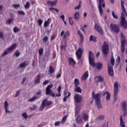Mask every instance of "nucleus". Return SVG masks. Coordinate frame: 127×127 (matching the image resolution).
Listing matches in <instances>:
<instances>
[{
  "label": "nucleus",
  "instance_id": "obj_1",
  "mask_svg": "<svg viewBox=\"0 0 127 127\" xmlns=\"http://www.w3.org/2000/svg\"><path fill=\"white\" fill-rule=\"evenodd\" d=\"M121 3L122 10L121 17V24L124 29H127V22L126 20L125 17L126 15L127 16V12L124 5L125 1L122 0V1H121Z\"/></svg>",
  "mask_w": 127,
  "mask_h": 127
},
{
  "label": "nucleus",
  "instance_id": "obj_2",
  "mask_svg": "<svg viewBox=\"0 0 127 127\" xmlns=\"http://www.w3.org/2000/svg\"><path fill=\"white\" fill-rule=\"evenodd\" d=\"M88 59L89 64H90L92 67H95L96 66V68L98 70H100L103 68V64L100 63H97V64H96L95 63L94 56L93 52L91 51H90L89 52Z\"/></svg>",
  "mask_w": 127,
  "mask_h": 127
},
{
  "label": "nucleus",
  "instance_id": "obj_3",
  "mask_svg": "<svg viewBox=\"0 0 127 127\" xmlns=\"http://www.w3.org/2000/svg\"><path fill=\"white\" fill-rule=\"evenodd\" d=\"M53 85L52 84L49 85L46 88V92L45 94L47 95H51L53 97H59L61 96V90L62 86L61 85H59L58 87V93H56L55 94V93H53V91L51 90V88L53 87Z\"/></svg>",
  "mask_w": 127,
  "mask_h": 127
},
{
  "label": "nucleus",
  "instance_id": "obj_4",
  "mask_svg": "<svg viewBox=\"0 0 127 127\" xmlns=\"http://www.w3.org/2000/svg\"><path fill=\"white\" fill-rule=\"evenodd\" d=\"M101 95L102 93H98L97 94H95L94 92H92V98L95 99V103L98 109L102 108L101 102V98L102 97Z\"/></svg>",
  "mask_w": 127,
  "mask_h": 127
},
{
  "label": "nucleus",
  "instance_id": "obj_5",
  "mask_svg": "<svg viewBox=\"0 0 127 127\" xmlns=\"http://www.w3.org/2000/svg\"><path fill=\"white\" fill-rule=\"evenodd\" d=\"M53 104V102L51 101H48L45 99L42 102L41 106L39 107V111H43L46 107L50 106Z\"/></svg>",
  "mask_w": 127,
  "mask_h": 127
},
{
  "label": "nucleus",
  "instance_id": "obj_6",
  "mask_svg": "<svg viewBox=\"0 0 127 127\" xmlns=\"http://www.w3.org/2000/svg\"><path fill=\"white\" fill-rule=\"evenodd\" d=\"M102 53L104 56H107L109 53V45L106 41L103 43L102 46Z\"/></svg>",
  "mask_w": 127,
  "mask_h": 127
},
{
  "label": "nucleus",
  "instance_id": "obj_7",
  "mask_svg": "<svg viewBox=\"0 0 127 127\" xmlns=\"http://www.w3.org/2000/svg\"><path fill=\"white\" fill-rule=\"evenodd\" d=\"M119 83L118 81L115 82L114 84V96L115 101H116L118 99L117 95L119 93Z\"/></svg>",
  "mask_w": 127,
  "mask_h": 127
},
{
  "label": "nucleus",
  "instance_id": "obj_8",
  "mask_svg": "<svg viewBox=\"0 0 127 127\" xmlns=\"http://www.w3.org/2000/svg\"><path fill=\"white\" fill-rule=\"evenodd\" d=\"M110 29L112 32H114L116 33H119L120 32V28L118 24L111 23Z\"/></svg>",
  "mask_w": 127,
  "mask_h": 127
},
{
  "label": "nucleus",
  "instance_id": "obj_9",
  "mask_svg": "<svg viewBox=\"0 0 127 127\" xmlns=\"http://www.w3.org/2000/svg\"><path fill=\"white\" fill-rule=\"evenodd\" d=\"M104 1V0H98L99 10L100 14L101 15H102L103 13V10L102 8V7H105L106 6L105 3Z\"/></svg>",
  "mask_w": 127,
  "mask_h": 127
},
{
  "label": "nucleus",
  "instance_id": "obj_10",
  "mask_svg": "<svg viewBox=\"0 0 127 127\" xmlns=\"http://www.w3.org/2000/svg\"><path fill=\"white\" fill-rule=\"evenodd\" d=\"M17 47V45L14 43L12 44L11 47L8 48L6 51H4V53L2 54L1 56L3 57L4 56H6L8 55L10 52H11L14 48H16Z\"/></svg>",
  "mask_w": 127,
  "mask_h": 127
},
{
  "label": "nucleus",
  "instance_id": "obj_11",
  "mask_svg": "<svg viewBox=\"0 0 127 127\" xmlns=\"http://www.w3.org/2000/svg\"><path fill=\"white\" fill-rule=\"evenodd\" d=\"M82 55H83L82 49L80 48H78L75 53V55H76L77 60L82 61L81 59L82 58Z\"/></svg>",
  "mask_w": 127,
  "mask_h": 127
},
{
  "label": "nucleus",
  "instance_id": "obj_12",
  "mask_svg": "<svg viewBox=\"0 0 127 127\" xmlns=\"http://www.w3.org/2000/svg\"><path fill=\"white\" fill-rule=\"evenodd\" d=\"M122 109L124 112V116H127V103L125 101L122 102Z\"/></svg>",
  "mask_w": 127,
  "mask_h": 127
},
{
  "label": "nucleus",
  "instance_id": "obj_13",
  "mask_svg": "<svg viewBox=\"0 0 127 127\" xmlns=\"http://www.w3.org/2000/svg\"><path fill=\"white\" fill-rule=\"evenodd\" d=\"M74 99L75 102H76V103H79L81 102L83 99V97L81 95L79 94H74Z\"/></svg>",
  "mask_w": 127,
  "mask_h": 127
},
{
  "label": "nucleus",
  "instance_id": "obj_14",
  "mask_svg": "<svg viewBox=\"0 0 127 127\" xmlns=\"http://www.w3.org/2000/svg\"><path fill=\"white\" fill-rule=\"evenodd\" d=\"M94 29L98 33H99L100 34L102 35H104V32L103 31V29H102L101 27L99 26V25L98 24H95Z\"/></svg>",
  "mask_w": 127,
  "mask_h": 127
},
{
  "label": "nucleus",
  "instance_id": "obj_15",
  "mask_svg": "<svg viewBox=\"0 0 127 127\" xmlns=\"http://www.w3.org/2000/svg\"><path fill=\"white\" fill-rule=\"evenodd\" d=\"M68 64L72 67L74 66L76 64V62L73 58H69L68 59Z\"/></svg>",
  "mask_w": 127,
  "mask_h": 127
},
{
  "label": "nucleus",
  "instance_id": "obj_16",
  "mask_svg": "<svg viewBox=\"0 0 127 127\" xmlns=\"http://www.w3.org/2000/svg\"><path fill=\"white\" fill-rule=\"evenodd\" d=\"M125 47H126V40L125 39H123L121 42V49H122V53H124L125 52Z\"/></svg>",
  "mask_w": 127,
  "mask_h": 127
},
{
  "label": "nucleus",
  "instance_id": "obj_17",
  "mask_svg": "<svg viewBox=\"0 0 127 127\" xmlns=\"http://www.w3.org/2000/svg\"><path fill=\"white\" fill-rule=\"evenodd\" d=\"M108 72L109 74L111 76H113L114 75V73L113 67L111 65L108 66Z\"/></svg>",
  "mask_w": 127,
  "mask_h": 127
},
{
  "label": "nucleus",
  "instance_id": "obj_18",
  "mask_svg": "<svg viewBox=\"0 0 127 127\" xmlns=\"http://www.w3.org/2000/svg\"><path fill=\"white\" fill-rule=\"evenodd\" d=\"M94 78L97 82H103L104 81V77L101 76H96Z\"/></svg>",
  "mask_w": 127,
  "mask_h": 127
},
{
  "label": "nucleus",
  "instance_id": "obj_19",
  "mask_svg": "<svg viewBox=\"0 0 127 127\" xmlns=\"http://www.w3.org/2000/svg\"><path fill=\"white\" fill-rule=\"evenodd\" d=\"M8 103L7 101H6L4 103V108L5 109V112H6V113H11V111H8Z\"/></svg>",
  "mask_w": 127,
  "mask_h": 127
},
{
  "label": "nucleus",
  "instance_id": "obj_20",
  "mask_svg": "<svg viewBox=\"0 0 127 127\" xmlns=\"http://www.w3.org/2000/svg\"><path fill=\"white\" fill-rule=\"evenodd\" d=\"M89 76V73L88 71H86L84 74H83L81 78V80L84 81L87 79Z\"/></svg>",
  "mask_w": 127,
  "mask_h": 127
},
{
  "label": "nucleus",
  "instance_id": "obj_21",
  "mask_svg": "<svg viewBox=\"0 0 127 127\" xmlns=\"http://www.w3.org/2000/svg\"><path fill=\"white\" fill-rule=\"evenodd\" d=\"M58 2V1L57 0H55V1H47V4L48 5H49L50 4L52 6H55L57 5Z\"/></svg>",
  "mask_w": 127,
  "mask_h": 127
},
{
  "label": "nucleus",
  "instance_id": "obj_22",
  "mask_svg": "<svg viewBox=\"0 0 127 127\" xmlns=\"http://www.w3.org/2000/svg\"><path fill=\"white\" fill-rule=\"evenodd\" d=\"M106 94L107 95L106 97V100H110L111 99V94L108 91L103 92V96H105Z\"/></svg>",
  "mask_w": 127,
  "mask_h": 127
},
{
  "label": "nucleus",
  "instance_id": "obj_23",
  "mask_svg": "<svg viewBox=\"0 0 127 127\" xmlns=\"http://www.w3.org/2000/svg\"><path fill=\"white\" fill-rule=\"evenodd\" d=\"M28 64H29L28 61H27L26 62L25 61H24V62L21 63L19 64V66L20 68L26 67V66Z\"/></svg>",
  "mask_w": 127,
  "mask_h": 127
},
{
  "label": "nucleus",
  "instance_id": "obj_24",
  "mask_svg": "<svg viewBox=\"0 0 127 127\" xmlns=\"http://www.w3.org/2000/svg\"><path fill=\"white\" fill-rule=\"evenodd\" d=\"M40 74H38L35 78L34 83L38 84L40 82Z\"/></svg>",
  "mask_w": 127,
  "mask_h": 127
},
{
  "label": "nucleus",
  "instance_id": "obj_25",
  "mask_svg": "<svg viewBox=\"0 0 127 127\" xmlns=\"http://www.w3.org/2000/svg\"><path fill=\"white\" fill-rule=\"evenodd\" d=\"M97 38L96 37L93 36V35H91L89 37V41L93 42L96 43L97 42Z\"/></svg>",
  "mask_w": 127,
  "mask_h": 127
},
{
  "label": "nucleus",
  "instance_id": "obj_26",
  "mask_svg": "<svg viewBox=\"0 0 127 127\" xmlns=\"http://www.w3.org/2000/svg\"><path fill=\"white\" fill-rule=\"evenodd\" d=\"M120 126L121 127H126V125L125 124V122L123 121V116H121L120 118Z\"/></svg>",
  "mask_w": 127,
  "mask_h": 127
},
{
  "label": "nucleus",
  "instance_id": "obj_27",
  "mask_svg": "<svg viewBox=\"0 0 127 127\" xmlns=\"http://www.w3.org/2000/svg\"><path fill=\"white\" fill-rule=\"evenodd\" d=\"M77 34L80 37L81 42H83V39H84V36H83V34L82 33V32L80 31H77Z\"/></svg>",
  "mask_w": 127,
  "mask_h": 127
},
{
  "label": "nucleus",
  "instance_id": "obj_28",
  "mask_svg": "<svg viewBox=\"0 0 127 127\" xmlns=\"http://www.w3.org/2000/svg\"><path fill=\"white\" fill-rule=\"evenodd\" d=\"M68 93V95L67 96H65L63 99L64 102H66L67 101V98L71 96V93L66 92V93H64V95H66V94Z\"/></svg>",
  "mask_w": 127,
  "mask_h": 127
},
{
  "label": "nucleus",
  "instance_id": "obj_29",
  "mask_svg": "<svg viewBox=\"0 0 127 127\" xmlns=\"http://www.w3.org/2000/svg\"><path fill=\"white\" fill-rule=\"evenodd\" d=\"M76 122L77 124L82 123V121L80 115H78L76 119Z\"/></svg>",
  "mask_w": 127,
  "mask_h": 127
},
{
  "label": "nucleus",
  "instance_id": "obj_30",
  "mask_svg": "<svg viewBox=\"0 0 127 127\" xmlns=\"http://www.w3.org/2000/svg\"><path fill=\"white\" fill-rule=\"evenodd\" d=\"M83 120L85 121H87L89 120V116L85 114V113H84L83 114Z\"/></svg>",
  "mask_w": 127,
  "mask_h": 127
},
{
  "label": "nucleus",
  "instance_id": "obj_31",
  "mask_svg": "<svg viewBox=\"0 0 127 127\" xmlns=\"http://www.w3.org/2000/svg\"><path fill=\"white\" fill-rule=\"evenodd\" d=\"M70 36V32L69 31H66L65 32L63 36V39H65L67 37H69Z\"/></svg>",
  "mask_w": 127,
  "mask_h": 127
},
{
  "label": "nucleus",
  "instance_id": "obj_32",
  "mask_svg": "<svg viewBox=\"0 0 127 127\" xmlns=\"http://www.w3.org/2000/svg\"><path fill=\"white\" fill-rule=\"evenodd\" d=\"M51 20L50 18L48 19L47 21H45L44 24V27L47 28L49 25H50V20Z\"/></svg>",
  "mask_w": 127,
  "mask_h": 127
},
{
  "label": "nucleus",
  "instance_id": "obj_33",
  "mask_svg": "<svg viewBox=\"0 0 127 127\" xmlns=\"http://www.w3.org/2000/svg\"><path fill=\"white\" fill-rule=\"evenodd\" d=\"M37 99H38V97H37V96H33V97H32L31 98L29 99L28 100V102H34V101H35Z\"/></svg>",
  "mask_w": 127,
  "mask_h": 127
},
{
  "label": "nucleus",
  "instance_id": "obj_34",
  "mask_svg": "<svg viewBox=\"0 0 127 127\" xmlns=\"http://www.w3.org/2000/svg\"><path fill=\"white\" fill-rule=\"evenodd\" d=\"M75 91L78 92V93H81L82 92V89L80 87H78V86H75Z\"/></svg>",
  "mask_w": 127,
  "mask_h": 127
},
{
  "label": "nucleus",
  "instance_id": "obj_35",
  "mask_svg": "<svg viewBox=\"0 0 127 127\" xmlns=\"http://www.w3.org/2000/svg\"><path fill=\"white\" fill-rule=\"evenodd\" d=\"M74 83L75 86H78V85H79L80 84L79 79L77 78L74 79Z\"/></svg>",
  "mask_w": 127,
  "mask_h": 127
},
{
  "label": "nucleus",
  "instance_id": "obj_36",
  "mask_svg": "<svg viewBox=\"0 0 127 127\" xmlns=\"http://www.w3.org/2000/svg\"><path fill=\"white\" fill-rule=\"evenodd\" d=\"M13 31L14 33H17L20 31V29L19 28H18L17 27H14Z\"/></svg>",
  "mask_w": 127,
  "mask_h": 127
},
{
  "label": "nucleus",
  "instance_id": "obj_37",
  "mask_svg": "<svg viewBox=\"0 0 127 127\" xmlns=\"http://www.w3.org/2000/svg\"><path fill=\"white\" fill-rule=\"evenodd\" d=\"M49 72L50 74H52L53 73L55 72V69L52 66H49Z\"/></svg>",
  "mask_w": 127,
  "mask_h": 127
},
{
  "label": "nucleus",
  "instance_id": "obj_38",
  "mask_svg": "<svg viewBox=\"0 0 127 127\" xmlns=\"http://www.w3.org/2000/svg\"><path fill=\"white\" fill-rule=\"evenodd\" d=\"M105 119V116L101 115L96 118V121H101Z\"/></svg>",
  "mask_w": 127,
  "mask_h": 127
},
{
  "label": "nucleus",
  "instance_id": "obj_39",
  "mask_svg": "<svg viewBox=\"0 0 127 127\" xmlns=\"http://www.w3.org/2000/svg\"><path fill=\"white\" fill-rule=\"evenodd\" d=\"M115 59L113 57V56H112L111 58V64L113 65V66H114L115 65Z\"/></svg>",
  "mask_w": 127,
  "mask_h": 127
},
{
  "label": "nucleus",
  "instance_id": "obj_40",
  "mask_svg": "<svg viewBox=\"0 0 127 127\" xmlns=\"http://www.w3.org/2000/svg\"><path fill=\"white\" fill-rule=\"evenodd\" d=\"M79 12H75L74 13V18L75 19H77L79 18Z\"/></svg>",
  "mask_w": 127,
  "mask_h": 127
},
{
  "label": "nucleus",
  "instance_id": "obj_41",
  "mask_svg": "<svg viewBox=\"0 0 127 127\" xmlns=\"http://www.w3.org/2000/svg\"><path fill=\"white\" fill-rule=\"evenodd\" d=\"M120 61H121V57L120 56H118L116 59V64L119 65L120 64Z\"/></svg>",
  "mask_w": 127,
  "mask_h": 127
},
{
  "label": "nucleus",
  "instance_id": "obj_42",
  "mask_svg": "<svg viewBox=\"0 0 127 127\" xmlns=\"http://www.w3.org/2000/svg\"><path fill=\"white\" fill-rule=\"evenodd\" d=\"M44 52V50L42 48L39 49V55L42 56Z\"/></svg>",
  "mask_w": 127,
  "mask_h": 127
},
{
  "label": "nucleus",
  "instance_id": "obj_43",
  "mask_svg": "<svg viewBox=\"0 0 127 127\" xmlns=\"http://www.w3.org/2000/svg\"><path fill=\"white\" fill-rule=\"evenodd\" d=\"M68 20H69V23L70 25H73L74 22L72 20V17H69V18H68Z\"/></svg>",
  "mask_w": 127,
  "mask_h": 127
},
{
  "label": "nucleus",
  "instance_id": "obj_44",
  "mask_svg": "<svg viewBox=\"0 0 127 127\" xmlns=\"http://www.w3.org/2000/svg\"><path fill=\"white\" fill-rule=\"evenodd\" d=\"M112 16L114 19H118V16L115 14L114 11H112Z\"/></svg>",
  "mask_w": 127,
  "mask_h": 127
},
{
  "label": "nucleus",
  "instance_id": "obj_45",
  "mask_svg": "<svg viewBox=\"0 0 127 127\" xmlns=\"http://www.w3.org/2000/svg\"><path fill=\"white\" fill-rule=\"evenodd\" d=\"M30 3H29V2L27 1L26 2L25 5H24V7L26 9H28L30 7Z\"/></svg>",
  "mask_w": 127,
  "mask_h": 127
},
{
  "label": "nucleus",
  "instance_id": "obj_46",
  "mask_svg": "<svg viewBox=\"0 0 127 127\" xmlns=\"http://www.w3.org/2000/svg\"><path fill=\"white\" fill-rule=\"evenodd\" d=\"M13 20H14L13 18H10L6 21V23H8V24H10L11 23H12Z\"/></svg>",
  "mask_w": 127,
  "mask_h": 127
},
{
  "label": "nucleus",
  "instance_id": "obj_47",
  "mask_svg": "<svg viewBox=\"0 0 127 127\" xmlns=\"http://www.w3.org/2000/svg\"><path fill=\"white\" fill-rule=\"evenodd\" d=\"M66 119H67V117L66 116H64L62 118V120L61 123H65V122L66 121Z\"/></svg>",
  "mask_w": 127,
  "mask_h": 127
},
{
  "label": "nucleus",
  "instance_id": "obj_48",
  "mask_svg": "<svg viewBox=\"0 0 127 127\" xmlns=\"http://www.w3.org/2000/svg\"><path fill=\"white\" fill-rule=\"evenodd\" d=\"M14 55L15 56H16V57H18L20 55V53L18 51H16L14 52Z\"/></svg>",
  "mask_w": 127,
  "mask_h": 127
},
{
  "label": "nucleus",
  "instance_id": "obj_49",
  "mask_svg": "<svg viewBox=\"0 0 127 127\" xmlns=\"http://www.w3.org/2000/svg\"><path fill=\"white\" fill-rule=\"evenodd\" d=\"M37 21H38V23L39 25L40 26H41L42 25V23H43V21L42 20H41V19H38V20H37Z\"/></svg>",
  "mask_w": 127,
  "mask_h": 127
},
{
  "label": "nucleus",
  "instance_id": "obj_50",
  "mask_svg": "<svg viewBox=\"0 0 127 127\" xmlns=\"http://www.w3.org/2000/svg\"><path fill=\"white\" fill-rule=\"evenodd\" d=\"M22 116L26 120L28 118V116L26 113H23L22 114Z\"/></svg>",
  "mask_w": 127,
  "mask_h": 127
},
{
  "label": "nucleus",
  "instance_id": "obj_51",
  "mask_svg": "<svg viewBox=\"0 0 127 127\" xmlns=\"http://www.w3.org/2000/svg\"><path fill=\"white\" fill-rule=\"evenodd\" d=\"M43 41L44 42H46L48 41V40H49L48 37V36H45L43 38Z\"/></svg>",
  "mask_w": 127,
  "mask_h": 127
},
{
  "label": "nucleus",
  "instance_id": "obj_52",
  "mask_svg": "<svg viewBox=\"0 0 127 127\" xmlns=\"http://www.w3.org/2000/svg\"><path fill=\"white\" fill-rule=\"evenodd\" d=\"M18 13L20 15H25V12H24V11H18Z\"/></svg>",
  "mask_w": 127,
  "mask_h": 127
},
{
  "label": "nucleus",
  "instance_id": "obj_53",
  "mask_svg": "<svg viewBox=\"0 0 127 127\" xmlns=\"http://www.w3.org/2000/svg\"><path fill=\"white\" fill-rule=\"evenodd\" d=\"M12 5L14 8L20 7V4H13Z\"/></svg>",
  "mask_w": 127,
  "mask_h": 127
},
{
  "label": "nucleus",
  "instance_id": "obj_54",
  "mask_svg": "<svg viewBox=\"0 0 127 127\" xmlns=\"http://www.w3.org/2000/svg\"><path fill=\"white\" fill-rule=\"evenodd\" d=\"M53 10H55L57 12H59L58 9H56V8H53V7H51V8H50V10L52 11Z\"/></svg>",
  "mask_w": 127,
  "mask_h": 127
},
{
  "label": "nucleus",
  "instance_id": "obj_55",
  "mask_svg": "<svg viewBox=\"0 0 127 127\" xmlns=\"http://www.w3.org/2000/svg\"><path fill=\"white\" fill-rule=\"evenodd\" d=\"M20 90H17L16 92V94L15 95V97H16L17 96H18L20 94Z\"/></svg>",
  "mask_w": 127,
  "mask_h": 127
},
{
  "label": "nucleus",
  "instance_id": "obj_56",
  "mask_svg": "<svg viewBox=\"0 0 127 127\" xmlns=\"http://www.w3.org/2000/svg\"><path fill=\"white\" fill-rule=\"evenodd\" d=\"M61 124V122L58 121L55 123V126H59Z\"/></svg>",
  "mask_w": 127,
  "mask_h": 127
},
{
  "label": "nucleus",
  "instance_id": "obj_57",
  "mask_svg": "<svg viewBox=\"0 0 127 127\" xmlns=\"http://www.w3.org/2000/svg\"><path fill=\"white\" fill-rule=\"evenodd\" d=\"M80 8H81V5L80 4H79L78 6L74 7V9H79Z\"/></svg>",
  "mask_w": 127,
  "mask_h": 127
},
{
  "label": "nucleus",
  "instance_id": "obj_58",
  "mask_svg": "<svg viewBox=\"0 0 127 127\" xmlns=\"http://www.w3.org/2000/svg\"><path fill=\"white\" fill-rule=\"evenodd\" d=\"M0 38L3 39V34L2 32H0Z\"/></svg>",
  "mask_w": 127,
  "mask_h": 127
},
{
  "label": "nucleus",
  "instance_id": "obj_59",
  "mask_svg": "<svg viewBox=\"0 0 127 127\" xmlns=\"http://www.w3.org/2000/svg\"><path fill=\"white\" fill-rule=\"evenodd\" d=\"M49 83V81L48 80H45L44 82L43 83V85H47Z\"/></svg>",
  "mask_w": 127,
  "mask_h": 127
},
{
  "label": "nucleus",
  "instance_id": "obj_60",
  "mask_svg": "<svg viewBox=\"0 0 127 127\" xmlns=\"http://www.w3.org/2000/svg\"><path fill=\"white\" fill-rule=\"evenodd\" d=\"M56 36H54V35H52L51 37V41H53L55 39Z\"/></svg>",
  "mask_w": 127,
  "mask_h": 127
},
{
  "label": "nucleus",
  "instance_id": "obj_61",
  "mask_svg": "<svg viewBox=\"0 0 127 127\" xmlns=\"http://www.w3.org/2000/svg\"><path fill=\"white\" fill-rule=\"evenodd\" d=\"M62 74L61 73H59L56 75V78H59L61 77Z\"/></svg>",
  "mask_w": 127,
  "mask_h": 127
},
{
  "label": "nucleus",
  "instance_id": "obj_62",
  "mask_svg": "<svg viewBox=\"0 0 127 127\" xmlns=\"http://www.w3.org/2000/svg\"><path fill=\"white\" fill-rule=\"evenodd\" d=\"M60 18L63 20L64 21L65 19V16L64 15H62V16H60Z\"/></svg>",
  "mask_w": 127,
  "mask_h": 127
},
{
  "label": "nucleus",
  "instance_id": "obj_63",
  "mask_svg": "<svg viewBox=\"0 0 127 127\" xmlns=\"http://www.w3.org/2000/svg\"><path fill=\"white\" fill-rule=\"evenodd\" d=\"M79 114V112L77 111H75V116H76Z\"/></svg>",
  "mask_w": 127,
  "mask_h": 127
},
{
  "label": "nucleus",
  "instance_id": "obj_64",
  "mask_svg": "<svg viewBox=\"0 0 127 127\" xmlns=\"http://www.w3.org/2000/svg\"><path fill=\"white\" fill-rule=\"evenodd\" d=\"M64 31L63 30L61 33V36H63V35H64Z\"/></svg>",
  "mask_w": 127,
  "mask_h": 127
}]
</instances>
